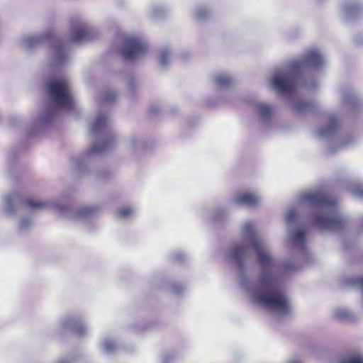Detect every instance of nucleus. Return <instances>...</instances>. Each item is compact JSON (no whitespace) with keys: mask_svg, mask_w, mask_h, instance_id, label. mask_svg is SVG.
Segmentation results:
<instances>
[{"mask_svg":"<svg viewBox=\"0 0 363 363\" xmlns=\"http://www.w3.org/2000/svg\"><path fill=\"white\" fill-rule=\"evenodd\" d=\"M241 233L242 240L231 245L228 255L241 273L242 291L253 303L287 315L291 304L283 287L282 264L257 234L255 222L243 223Z\"/></svg>","mask_w":363,"mask_h":363,"instance_id":"1","label":"nucleus"},{"mask_svg":"<svg viewBox=\"0 0 363 363\" xmlns=\"http://www.w3.org/2000/svg\"><path fill=\"white\" fill-rule=\"evenodd\" d=\"M328 60L322 50L311 47L306 50L302 57L291 61L288 65L277 69L272 74L270 84L277 91L291 95V106L299 114L314 112L317 109L315 102L306 101L295 96L296 81L298 74L310 67L315 69L323 68Z\"/></svg>","mask_w":363,"mask_h":363,"instance_id":"2","label":"nucleus"},{"mask_svg":"<svg viewBox=\"0 0 363 363\" xmlns=\"http://www.w3.org/2000/svg\"><path fill=\"white\" fill-rule=\"evenodd\" d=\"M301 200L313 207L310 219L320 230L338 232L345 227L347 218L340 211L337 201L322 191L304 192L301 195Z\"/></svg>","mask_w":363,"mask_h":363,"instance_id":"3","label":"nucleus"},{"mask_svg":"<svg viewBox=\"0 0 363 363\" xmlns=\"http://www.w3.org/2000/svg\"><path fill=\"white\" fill-rule=\"evenodd\" d=\"M51 106L42 111L33 123L34 131L45 128L53 121L57 109L71 110L75 106V99L69 80L60 77L52 80L47 85Z\"/></svg>","mask_w":363,"mask_h":363,"instance_id":"4","label":"nucleus"},{"mask_svg":"<svg viewBox=\"0 0 363 363\" xmlns=\"http://www.w3.org/2000/svg\"><path fill=\"white\" fill-rule=\"evenodd\" d=\"M89 129L92 134L101 135L104 137V143L103 145L94 144L82 155L76 158L75 162L80 171L84 169L89 158L108 150L113 147L116 142V135L111 128L108 116L106 113H97L90 123Z\"/></svg>","mask_w":363,"mask_h":363,"instance_id":"5","label":"nucleus"},{"mask_svg":"<svg viewBox=\"0 0 363 363\" xmlns=\"http://www.w3.org/2000/svg\"><path fill=\"white\" fill-rule=\"evenodd\" d=\"M25 203L33 210L53 209L61 216H65L74 221L89 218L98 210L95 206H82L72 208L67 203L57 199L40 200L30 198L26 199Z\"/></svg>","mask_w":363,"mask_h":363,"instance_id":"6","label":"nucleus"},{"mask_svg":"<svg viewBox=\"0 0 363 363\" xmlns=\"http://www.w3.org/2000/svg\"><path fill=\"white\" fill-rule=\"evenodd\" d=\"M296 213L293 209L288 211L286 220L289 225L287 231V242L289 247L302 257L309 255L306 240V233L299 228H294L296 222Z\"/></svg>","mask_w":363,"mask_h":363,"instance_id":"7","label":"nucleus"},{"mask_svg":"<svg viewBox=\"0 0 363 363\" xmlns=\"http://www.w3.org/2000/svg\"><path fill=\"white\" fill-rule=\"evenodd\" d=\"M147 48L148 45L145 40L138 35H128L124 37L118 52L125 61L133 62L144 56Z\"/></svg>","mask_w":363,"mask_h":363,"instance_id":"8","label":"nucleus"},{"mask_svg":"<svg viewBox=\"0 0 363 363\" xmlns=\"http://www.w3.org/2000/svg\"><path fill=\"white\" fill-rule=\"evenodd\" d=\"M51 50L49 55V62L52 67H59L65 64L68 60V52L66 43L57 38H51Z\"/></svg>","mask_w":363,"mask_h":363,"instance_id":"9","label":"nucleus"},{"mask_svg":"<svg viewBox=\"0 0 363 363\" xmlns=\"http://www.w3.org/2000/svg\"><path fill=\"white\" fill-rule=\"evenodd\" d=\"M340 94L342 96L340 114L353 116L359 111L361 104L352 89H342L340 90Z\"/></svg>","mask_w":363,"mask_h":363,"instance_id":"10","label":"nucleus"},{"mask_svg":"<svg viewBox=\"0 0 363 363\" xmlns=\"http://www.w3.org/2000/svg\"><path fill=\"white\" fill-rule=\"evenodd\" d=\"M262 201L261 196L255 192L245 191L238 193L232 196L230 202L235 205L255 207Z\"/></svg>","mask_w":363,"mask_h":363,"instance_id":"11","label":"nucleus"},{"mask_svg":"<svg viewBox=\"0 0 363 363\" xmlns=\"http://www.w3.org/2000/svg\"><path fill=\"white\" fill-rule=\"evenodd\" d=\"M93 29L84 22L74 24L72 27L70 37L73 42L81 43L92 37Z\"/></svg>","mask_w":363,"mask_h":363,"instance_id":"12","label":"nucleus"},{"mask_svg":"<svg viewBox=\"0 0 363 363\" xmlns=\"http://www.w3.org/2000/svg\"><path fill=\"white\" fill-rule=\"evenodd\" d=\"M340 123L336 116L333 114L328 116L326 124L318 128L315 130V134L320 138H327L334 135L339 130Z\"/></svg>","mask_w":363,"mask_h":363,"instance_id":"13","label":"nucleus"},{"mask_svg":"<svg viewBox=\"0 0 363 363\" xmlns=\"http://www.w3.org/2000/svg\"><path fill=\"white\" fill-rule=\"evenodd\" d=\"M254 107L259 121L263 123H269L276 112L274 105L261 101H255Z\"/></svg>","mask_w":363,"mask_h":363,"instance_id":"14","label":"nucleus"},{"mask_svg":"<svg viewBox=\"0 0 363 363\" xmlns=\"http://www.w3.org/2000/svg\"><path fill=\"white\" fill-rule=\"evenodd\" d=\"M62 328H70L74 333L79 335H85L88 332L87 327L82 323H75L71 318H65L61 321Z\"/></svg>","mask_w":363,"mask_h":363,"instance_id":"15","label":"nucleus"},{"mask_svg":"<svg viewBox=\"0 0 363 363\" xmlns=\"http://www.w3.org/2000/svg\"><path fill=\"white\" fill-rule=\"evenodd\" d=\"M4 211L7 214H13L16 208L21 201L20 197L14 194H6L3 197Z\"/></svg>","mask_w":363,"mask_h":363,"instance_id":"16","label":"nucleus"},{"mask_svg":"<svg viewBox=\"0 0 363 363\" xmlns=\"http://www.w3.org/2000/svg\"><path fill=\"white\" fill-rule=\"evenodd\" d=\"M50 35L48 34H33L29 35L23 38V43L25 46L28 49L31 50L42 43L46 38H48Z\"/></svg>","mask_w":363,"mask_h":363,"instance_id":"17","label":"nucleus"},{"mask_svg":"<svg viewBox=\"0 0 363 363\" xmlns=\"http://www.w3.org/2000/svg\"><path fill=\"white\" fill-rule=\"evenodd\" d=\"M337 363H363V354L358 352H350L342 356Z\"/></svg>","mask_w":363,"mask_h":363,"instance_id":"18","label":"nucleus"},{"mask_svg":"<svg viewBox=\"0 0 363 363\" xmlns=\"http://www.w3.org/2000/svg\"><path fill=\"white\" fill-rule=\"evenodd\" d=\"M125 145L128 149L132 151L143 150L145 147L144 140L138 136L129 137L126 142Z\"/></svg>","mask_w":363,"mask_h":363,"instance_id":"19","label":"nucleus"},{"mask_svg":"<svg viewBox=\"0 0 363 363\" xmlns=\"http://www.w3.org/2000/svg\"><path fill=\"white\" fill-rule=\"evenodd\" d=\"M362 9L361 6L357 3H347L342 6V12L347 18H352L357 15Z\"/></svg>","mask_w":363,"mask_h":363,"instance_id":"20","label":"nucleus"},{"mask_svg":"<svg viewBox=\"0 0 363 363\" xmlns=\"http://www.w3.org/2000/svg\"><path fill=\"white\" fill-rule=\"evenodd\" d=\"M213 82L216 86L224 89L230 86L233 79L227 74H219L213 77Z\"/></svg>","mask_w":363,"mask_h":363,"instance_id":"21","label":"nucleus"},{"mask_svg":"<svg viewBox=\"0 0 363 363\" xmlns=\"http://www.w3.org/2000/svg\"><path fill=\"white\" fill-rule=\"evenodd\" d=\"M167 12V9L162 5H152L148 11L149 16L155 19L164 17Z\"/></svg>","mask_w":363,"mask_h":363,"instance_id":"22","label":"nucleus"},{"mask_svg":"<svg viewBox=\"0 0 363 363\" xmlns=\"http://www.w3.org/2000/svg\"><path fill=\"white\" fill-rule=\"evenodd\" d=\"M101 349L104 354H111L117 351L118 345L109 339H104L101 342Z\"/></svg>","mask_w":363,"mask_h":363,"instance_id":"23","label":"nucleus"},{"mask_svg":"<svg viewBox=\"0 0 363 363\" xmlns=\"http://www.w3.org/2000/svg\"><path fill=\"white\" fill-rule=\"evenodd\" d=\"M171 52L168 48H162L159 52V64L162 67H165L170 60Z\"/></svg>","mask_w":363,"mask_h":363,"instance_id":"24","label":"nucleus"},{"mask_svg":"<svg viewBox=\"0 0 363 363\" xmlns=\"http://www.w3.org/2000/svg\"><path fill=\"white\" fill-rule=\"evenodd\" d=\"M357 141V138L355 136H348L347 137L340 145H339L335 150H332L330 147H328L326 149L327 154H332L335 150H339L342 147H346L354 144Z\"/></svg>","mask_w":363,"mask_h":363,"instance_id":"25","label":"nucleus"},{"mask_svg":"<svg viewBox=\"0 0 363 363\" xmlns=\"http://www.w3.org/2000/svg\"><path fill=\"white\" fill-rule=\"evenodd\" d=\"M33 225V220L30 217L24 216L19 219L18 230L19 232H25L29 230Z\"/></svg>","mask_w":363,"mask_h":363,"instance_id":"26","label":"nucleus"},{"mask_svg":"<svg viewBox=\"0 0 363 363\" xmlns=\"http://www.w3.org/2000/svg\"><path fill=\"white\" fill-rule=\"evenodd\" d=\"M211 10L206 6H199L195 10L196 18L199 20H205L210 17Z\"/></svg>","mask_w":363,"mask_h":363,"instance_id":"27","label":"nucleus"},{"mask_svg":"<svg viewBox=\"0 0 363 363\" xmlns=\"http://www.w3.org/2000/svg\"><path fill=\"white\" fill-rule=\"evenodd\" d=\"M350 191L354 196L358 199H363V184H352L350 186Z\"/></svg>","mask_w":363,"mask_h":363,"instance_id":"28","label":"nucleus"},{"mask_svg":"<svg viewBox=\"0 0 363 363\" xmlns=\"http://www.w3.org/2000/svg\"><path fill=\"white\" fill-rule=\"evenodd\" d=\"M226 216V212L223 208H218L214 210L211 215V218L215 221H222Z\"/></svg>","mask_w":363,"mask_h":363,"instance_id":"29","label":"nucleus"},{"mask_svg":"<svg viewBox=\"0 0 363 363\" xmlns=\"http://www.w3.org/2000/svg\"><path fill=\"white\" fill-rule=\"evenodd\" d=\"M116 99V94L113 91H107L102 99V101L104 104H109L115 101Z\"/></svg>","mask_w":363,"mask_h":363,"instance_id":"30","label":"nucleus"},{"mask_svg":"<svg viewBox=\"0 0 363 363\" xmlns=\"http://www.w3.org/2000/svg\"><path fill=\"white\" fill-rule=\"evenodd\" d=\"M350 313L347 309L339 308L335 311V316L339 319H345L348 318Z\"/></svg>","mask_w":363,"mask_h":363,"instance_id":"31","label":"nucleus"},{"mask_svg":"<svg viewBox=\"0 0 363 363\" xmlns=\"http://www.w3.org/2000/svg\"><path fill=\"white\" fill-rule=\"evenodd\" d=\"M176 358V354L172 352L164 354L161 359V363H171Z\"/></svg>","mask_w":363,"mask_h":363,"instance_id":"32","label":"nucleus"},{"mask_svg":"<svg viewBox=\"0 0 363 363\" xmlns=\"http://www.w3.org/2000/svg\"><path fill=\"white\" fill-rule=\"evenodd\" d=\"M133 213V208L130 207H125L118 211V216L122 218H125Z\"/></svg>","mask_w":363,"mask_h":363,"instance_id":"33","label":"nucleus"},{"mask_svg":"<svg viewBox=\"0 0 363 363\" xmlns=\"http://www.w3.org/2000/svg\"><path fill=\"white\" fill-rule=\"evenodd\" d=\"M303 86L307 89H314L318 86V83L315 81H306L304 82Z\"/></svg>","mask_w":363,"mask_h":363,"instance_id":"34","label":"nucleus"},{"mask_svg":"<svg viewBox=\"0 0 363 363\" xmlns=\"http://www.w3.org/2000/svg\"><path fill=\"white\" fill-rule=\"evenodd\" d=\"M185 257L186 255L182 252H176L174 256V259L179 262H182Z\"/></svg>","mask_w":363,"mask_h":363,"instance_id":"35","label":"nucleus"},{"mask_svg":"<svg viewBox=\"0 0 363 363\" xmlns=\"http://www.w3.org/2000/svg\"><path fill=\"white\" fill-rule=\"evenodd\" d=\"M173 292L176 294H180L183 291V286L181 285H174L172 287Z\"/></svg>","mask_w":363,"mask_h":363,"instance_id":"36","label":"nucleus"},{"mask_svg":"<svg viewBox=\"0 0 363 363\" xmlns=\"http://www.w3.org/2000/svg\"><path fill=\"white\" fill-rule=\"evenodd\" d=\"M288 363H301V362L298 359H292V360L289 361Z\"/></svg>","mask_w":363,"mask_h":363,"instance_id":"37","label":"nucleus"},{"mask_svg":"<svg viewBox=\"0 0 363 363\" xmlns=\"http://www.w3.org/2000/svg\"><path fill=\"white\" fill-rule=\"evenodd\" d=\"M55 363H69V362L64 359H62V360H59V361L56 362Z\"/></svg>","mask_w":363,"mask_h":363,"instance_id":"38","label":"nucleus"},{"mask_svg":"<svg viewBox=\"0 0 363 363\" xmlns=\"http://www.w3.org/2000/svg\"><path fill=\"white\" fill-rule=\"evenodd\" d=\"M359 228H360L361 231H363V218H362V220L361 225L359 226Z\"/></svg>","mask_w":363,"mask_h":363,"instance_id":"39","label":"nucleus"}]
</instances>
